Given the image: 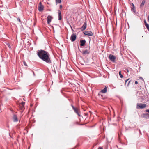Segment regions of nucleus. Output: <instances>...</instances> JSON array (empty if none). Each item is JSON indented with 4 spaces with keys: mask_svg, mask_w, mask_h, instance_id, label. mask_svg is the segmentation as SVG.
<instances>
[{
    "mask_svg": "<svg viewBox=\"0 0 149 149\" xmlns=\"http://www.w3.org/2000/svg\"><path fill=\"white\" fill-rule=\"evenodd\" d=\"M127 70V72H129V70H128V69H127V70Z\"/></svg>",
    "mask_w": 149,
    "mask_h": 149,
    "instance_id": "37",
    "label": "nucleus"
},
{
    "mask_svg": "<svg viewBox=\"0 0 149 149\" xmlns=\"http://www.w3.org/2000/svg\"><path fill=\"white\" fill-rule=\"evenodd\" d=\"M33 75H35V74H34V72L33 71Z\"/></svg>",
    "mask_w": 149,
    "mask_h": 149,
    "instance_id": "38",
    "label": "nucleus"
},
{
    "mask_svg": "<svg viewBox=\"0 0 149 149\" xmlns=\"http://www.w3.org/2000/svg\"><path fill=\"white\" fill-rule=\"evenodd\" d=\"M146 0H143L141 3V4L140 5V8H141L142 7H143L145 3Z\"/></svg>",
    "mask_w": 149,
    "mask_h": 149,
    "instance_id": "18",
    "label": "nucleus"
},
{
    "mask_svg": "<svg viewBox=\"0 0 149 149\" xmlns=\"http://www.w3.org/2000/svg\"><path fill=\"white\" fill-rule=\"evenodd\" d=\"M44 9V6L43 5H41L38 7V10L39 11H42Z\"/></svg>",
    "mask_w": 149,
    "mask_h": 149,
    "instance_id": "17",
    "label": "nucleus"
},
{
    "mask_svg": "<svg viewBox=\"0 0 149 149\" xmlns=\"http://www.w3.org/2000/svg\"><path fill=\"white\" fill-rule=\"evenodd\" d=\"M80 45L81 47H83L85 46L86 43V41L85 40H81L80 41Z\"/></svg>",
    "mask_w": 149,
    "mask_h": 149,
    "instance_id": "10",
    "label": "nucleus"
},
{
    "mask_svg": "<svg viewBox=\"0 0 149 149\" xmlns=\"http://www.w3.org/2000/svg\"><path fill=\"white\" fill-rule=\"evenodd\" d=\"M109 58L111 61L113 62H115V60L116 58V57L113 55L110 54L109 56Z\"/></svg>",
    "mask_w": 149,
    "mask_h": 149,
    "instance_id": "4",
    "label": "nucleus"
},
{
    "mask_svg": "<svg viewBox=\"0 0 149 149\" xmlns=\"http://www.w3.org/2000/svg\"><path fill=\"white\" fill-rule=\"evenodd\" d=\"M119 75L121 77V78H122L123 77V75L121 74V72L120 71L119 72Z\"/></svg>",
    "mask_w": 149,
    "mask_h": 149,
    "instance_id": "22",
    "label": "nucleus"
},
{
    "mask_svg": "<svg viewBox=\"0 0 149 149\" xmlns=\"http://www.w3.org/2000/svg\"><path fill=\"white\" fill-rule=\"evenodd\" d=\"M13 121L14 122H17L18 121V119L16 115L14 114L13 117Z\"/></svg>",
    "mask_w": 149,
    "mask_h": 149,
    "instance_id": "16",
    "label": "nucleus"
},
{
    "mask_svg": "<svg viewBox=\"0 0 149 149\" xmlns=\"http://www.w3.org/2000/svg\"><path fill=\"white\" fill-rule=\"evenodd\" d=\"M61 2V0H56V4L57 3H60Z\"/></svg>",
    "mask_w": 149,
    "mask_h": 149,
    "instance_id": "20",
    "label": "nucleus"
},
{
    "mask_svg": "<svg viewBox=\"0 0 149 149\" xmlns=\"http://www.w3.org/2000/svg\"><path fill=\"white\" fill-rule=\"evenodd\" d=\"M23 64L25 66H27V64L25 61H23Z\"/></svg>",
    "mask_w": 149,
    "mask_h": 149,
    "instance_id": "26",
    "label": "nucleus"
},
{
    "mask_svg": "<svg viewBox=\"0 0 149 149\" xmlns=\"http://www.w3.org/2000/svg\"><path fill=\"white\" fill-rule=\"evenodd\" d=\"M146 26V27L148 31H149V24H146V25H145Z\"/></svg>",
    "mask_w": 149,
    "mask_h": 149,
    "instance_id": "23",
    "label": "nucleus"
},
{
    "mask_svg": "<svg viewBox=\"0 0 149 149\" xmlns=\"http://www.w3.org/2000/svg\"><path fill=\"white\" fill-rule=\"evenodd\" d=\"M146 107V104L142 103H137L136 104V108L139 109H144Z\"/></svg>",
    "mask_w": 149,
    "mask_h": 149,
    "instance_id": "2",
    "label": "nucleus"
},
{
    "mask_svg": "<svg viewBox=\"0 0 149 149\" xmlns=\"http://www.w3.org/2000/svg\"><path fill=\"white\" fill-rule=\"evenodd\" d=\"M19 107L20 108V110H22V111L24 110L25 109L24 106L19 105Z\"/></svg>",
    "mask_w": 149,
    "mask_h": 149,
    "instance_id": "19",
    "label": "nucleus"
},
{
    "mask_svg": "<svg viewBox=\"0 0 149 149\" xmlns=\"http://www.w3.org/2000/svg\"><path fill=\"white\" fill-rule=\"evenodd\" d=\"M62 5H60V6H59V8L61 10L62 9Z\"/></svg>",
    "mask_w": 149,
    "mask_h": 149,
    "instance_id": "29",
    "label": "nucleus"
},
{
    "mask_svg": "<svg viewBox=\"0 0 149 149\" xmlns=\"http://www.w3.org/2000/svg\"><path fill=\"white\" fill-rule=\"evenodd\" d=\"M107 88L106 86H105L104 88L98 94V95H101V97H102V95L101 94L102 93H105L107 92Z\"/></svg>",
    "mask_w": 149,
    "mask_h": 149,
    "instance_id": "5",
    "label": "nucleus"
},
{
    "mask_svg": "<svg viewBox=\"0 0 149 149\" xmlns=\"http://www.w3.org/2000/svg\"><path fill=\"white\" fill-rule=\"evenodd\" d=\"M144 22L145 23V25H146V24H147L146 22V21L145 20H144Z\"/></svg>",
    "mask_w": 149,
    "mask_h": 149,
    "instance_id": "31",
    "label": "nucleus"
},
{
    "mask_svg": "<svg viewBox=\"0 0 149 149\" xmlns=\"http://www.w3.org/2000/svg\"><path fill=\"white\" fill-rule=\"evenodd\" d=\"M141 117L146 119H148L149 118V114L148 113L142 114L141 115Z\"/></svg>",
    "mask_w": 149,
    "mask_h": 149,
    "instance_id": "8",
    "label": "nucleus"
},
{
    "mask_svg": "<svg viewBox=\"0 0 149 149\" xmlns=\"http://www.w3.org/2000/svg\"><path fill=\"white\" fill-rule=\"evenodd\" d=\"M84 33L86 35L92 36L93 33L92 32L90 31H85L84 32Z\"/></svg>",
    "mask_w": 149,
    "mask_h": 149,
    "instance_id": "6",
    "label": "nucleus"
},
{
    "mask_svg": "<svg viewBox=\"0 0 149 149\" xmlns=\"http://www.w3.org/2000/svg\"><path fill=\"white\" fill-rule=\"evenodd\" d=\"M148 21L149 22V15L148 16Z\"/></svg>",
    "mask_w": 149,
    "mask_h": 149,
    "instance_id": "32",
    "label": "nucleus"
},
{
    "mask_svg": "<svg viewBox=\"0 0 149 149\" xmlns=\"http://www.w3.org/2000/svg\"><path fill=\"white\" fill-rule=\"evenodd\" d=\"M25 102H22L21 103H20L19 105L24 106L25 104Z\"/></svg>",
    "mask_w": 149,
    "mask_h": 149,
    "instance_id": "24",
    "label": "nucleus"
},
{
    "mask_svg": "<svg viewBox=\"0 0 149 149\" xmlns=\"http://www.w3.org/2000/svg\"><path fill=\"white\" fill-rule=\"evenodd\" d=\"M71 106L75 112L80 117L81 115L80 114V111H79V110L77 108L75 107L72 104L71 105Z\"/></svg>",
    "mask_w": 149,
    "mask_h": 149,
    "instance_id": "3",
    "label": "nucleus"
},
{
    "mask_svg": "<svg viewBox=\"0 0 149 149\" xmlns=\"http://www.w3.org/2000/svg\"><path fill=\"white\" fill-rule=\"evenodd\" d=\"M80 125H82V124H80Z\"/></svg>",
    "mask_w": 149,
    "mask_h": 149,
    "instance_id": "42",
    "label": "nucleus"
},
{
    "mask_svg": "<svg viewBox=\"0 0 149 149\" xmlns=\"http://www.w3.org/2000/svg\"><path fill=\"white\" fill-rule=\"evenodd\" d=\"M58 19L59 20H61L62 19V16L61 13V11L60 10H58Z\"/></svg>",
    "mask_w": 149,
    "mask_h": 149,
    "instance_id": "12",
    "label": "nucleus"
},
{
    "mask_svg": "<svg viewBox=\"0 0 149 149\" xmlns=\"http://www.w3.org/2000/svg\"><path fill=\"white\" fill-rule=\"evenodd\" d=\"M90 53L89 52L88 50L86 49L83 51L82 52V54L84 55H88Z\"/></svg>",
    "mask_w": 149,
    "mask_h": 149,
    "instance_id": "15",
    "label": "nucleus"
},
{
    "mask_svg": "<svg viewBox=\"0 0 149 149\" xmlns=\"http://www.w3.org/2000/svg\"><path fill=\"white\" fill-rule=\"evenodd\" d=\"M17 20L20 22H21V21L19 18L18 17L17 18Z\"/></svg>",
    "mask_w": 149,
    "mask_h": 149,
    "instance_id": "28",
    "label": "nucleus"
},
{
    "mask_svg": "<svg viewBox=\"0 0 149 149\" xmlns=\"http://www.w3.org/2000/svg\"><path fill=\"white\" fill-rule=\"evenodd\" d=\"M37 53L39 58L43 61L49 64L52 63L50 54L48 52L40 50L37 51Z\"/></svg>",
    "mask_w": 149,
    "mask_h": 149,
    "instance_id": "1",
    "label": "nucleus"
},
{
    "mask_svg": "<svg viewBox=\"0 0 149 149\" xmlns=\"http://www.w3.org/2000/svg\"><path fill=\"white\" fill-rule=\"evenodd\" d=\"M77 38V36L75 34H72L70 37V40L72 42H74L75 41Z\"/></svg>",
    "mask_w": 149,
    "mask_h": 149,
    "instance_id": "9",
    "label": "nucleus"
},
{
    "mask_svg": "<svg viewBox=\"0 0 149 149\" xmlns=\"http://www.w3.org/2000/svg\"><path fill=\"white\" fill-rule=\"evenodd\" d=\"M84 114L86 116H88V113H85Z\"/></svg>",
    "mask_w": 149,
    "mask_h": 149,
    "instance_id": "34",
    "label": "nucleus"
},
{
    "mask_svg": "<svg viewBox=\"0 0 149 149\" xmlns=\"http://www.w3.org/2000/svg\"><path fill=\"white\" fill-rule=\"evenodd\" d=\"M87 25L86 22H85L82 26L81 27L78 28V29L81 30V31H83L86 29L87 27Z\"/></svg>",
    "mask_w": 149,
    "mask_h": 149,
    "instance_id": "7",
    "label": "nucleus"
},
{
    "mask_svg": "<svg viewBox=\"0 0 149 149\" xmlns=\"http://www.w3.org/2000/svg\"><path fill=\"white\" fill-rule=\"evenodd\" d=\"M98 149H103V148H102V147H99Z\"/></svg>",
    "mask_w": 149,
    "mask_h": 149,
    "instance_id": "35",
    "label": "nucleus"
},
{
    "mask_svg": "<svg viewBox=\"0 0 149 149\" xmlns=\"http://www.w3.org/2000/svg\"><path fill=\"white\" fill-rule=\"evenodd\" d=\"M52 19L53 17L52 16L50 15H48L47 17V24H49Z\"/></svg>",
    "mask_w": 149,
    "mask_h": 149,
    "instance_id": "11",
    "label": "nucleus"
},
{
    "mask_svg": "<svg viewBox=\"0 0 149 149\" xmlns=\"http://www.w3.org/2000/svg\"><path fill=\"white\" fill-rule=\"evenodd\" d=\"M139 78L140 79L142 80L144 82V80L142 77H139Z\"/></svg>",
    "mask_w": 149,
    "mask_h": 149,
    "instance_id": "27",
    "label": "nucleus"
},
{
    "mask_svg": "<svg viewBox=\"0 0 149 149\" xmlns=\"http://www.w3.org/2000/svg\"><path fill=\"white\" fill-rule=\"evenodd\" d=\"M6 44L8 46V47L10 49H11V46L10 45V44L8 43H6Z\"/></svg>",
    "mask_w": 149,
    "mask_h": 149,
    "instance_id": "21",
    "label": "nucleus"
},
{
    "mask_svg": "<svg viewBox=\"0 0 149 149\" xmlns=\"http://www.w3.org/2000/svg\"><path fill=\"white\" fill-rule=\"evenodd\" d=\"M71 28L72 30L73 31V29H72V28L71 27Z\"/></svg>",
    "mask_w": 149,
    "mask_h": 149,
    "instance_id": "39",
    "label": "nucleus"
},
{
    "mask_svg": "<svg viewBox=\"0 0 149 149\" xmlns=\"http://www.w3.org/2000/svg\"><path fill=\"white\" fill-rule=\"evenodd\" d=\"M78 49H79V47H78Z\"/></svg>",
    "mask_w": 149,
    "mask_h": 149,
    "instance_id": "41",
    "label": "nucleus"
},
{
    "mask_svg": "<svg viewBox=\"0 0 149 149\" xmlns=\"http://www.w3.org/2000/svg\"><path fill=\"white\" fill-rule=\"evenodd\" d=\"M132 7L131 8V10L133 11L134 13L135 14H136L134 5L133 3H132Z\"/></svg>",
    "mask_w": 149,
    "mask_h": 149,
    "instance_id": "14",
    "label": "nucleus"
},
{
    "mask_svg": "<svg viewBox=\"0 0 149 149\" xmlns=\"http://www.w3.org/2000/svg\"><path fill=\"white\" fill-rule=\"evenodd\" d=\"M77 124H78V122H77Z\"/></svg>",
    "mask_w": 149,
    "mask_h": 149,
    "instance_id": "40",
    "label": "nucleus"
},
{
    "mask_svg": "<svg viewBox=\"0 0 149 149\" xmlns=\"http://www.w3.org/2000/svg\"><path fill=\"white\" fill-rule=\"evenodd\" d=\"M138 84V82L137 81H135V84Z\"/></svg>",
    "mask_w": 149,
    "mask_h": 149,
    "instance_id": "33",
    "label": "nucleus"
},
{
    "mask_svg": "<svg viewBox=\"0 0 149 149\" xmlns=\"http://www.w3.org/2000/svg\"><path fill=\"white\" fill-rule=\"evenodd\" d=\"M97 143H94L93 144V147L94 146H95L96 145H97Z\"/></svg>",
    "mask_w": 149,
    "mask_h": 149,
    "instance_id": "30",
    "label": "nucleus"
},
{
    "mask_svg": "<svg viewBox=\"0 0 149 149\" xmlns=\"http://www.w3.org/2000/svg\"><path fill=\"white\" fill-rule=\"evenodd\" d=\"M134 81L132 79H131L128 81L127 86L128 87L130 86L133 84Z\"/></svg>",
    "mask_w": 149,
    "mask_h": 149,
    "instance_id": "13",
    "label": "nucleus"
},
{
    "mask_svg": "<svg viewBox=\"0 0 149 149\" xmlns=\"http://www.w3.org/2000/svg\"><path fill=\"white\" fill-rule=\"evenodd\" d=\"M129 80V79H126L125 80V85H126V83L127 81H128Z\"/></svg>",
    "mask_w": 149,
    "mask_h": 149,
    "instance_id": "25",
    "label": "nucleus"
},
{
    "mask_svg": "<svg viewBox=\"0 0 149 149\" xmlns=\"http://www.w3.org/2000/svg\"><path fill=\"white\" fill-rule=\"evenodd\" d=\"M39 4L40 6V5H42V3L41 2H40L39 3Z\"/></svg>",
    "mask_w": 149,
    "mask_h": 149,
    "instance_id": "36",
    "label": "nucleus"
}]
</instances>
